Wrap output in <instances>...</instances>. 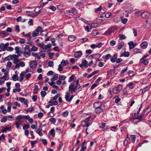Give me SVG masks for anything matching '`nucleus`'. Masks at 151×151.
Returning a JSON list of instances; mask_svg holds the SVG:
<instances>
[{"label": "nucleus", "mask_w": 151, "mask_h": 151, "mask_svg": "<svg viewBox=\"0 0 151 151\" xmlns=\"http://www.w3.org/2000/svg\"><path fill=\"white\" fill-rule=\"evenodd\" d=\"M22 52L25 57L28 58L29 57L31 53L29 46L26 45Z\"/></svg>", "instance_id": "obj_1"}, {"label": "nucleus", "mask_w": 151, "mask_h": 151, "mask_svg": "<svg viewBox=\"0 0 151 151\" xmlns=\"http://www.w3.org/2000/svg\"><path fill=\"white\" fill-rule=\"evenodd\" d=\"M80 88L76 85L74 86V84L73 83H71L69 87V91L71 92L72 93L73 92H76L78 89Z\"/></svg>", "instance_id": "obj_2"}, {"label": "nucleus", "mask_w": 151, "mask_h": 151, "mask_svg": "<svg viewBox=\"0 0 151 151\" xmlns=\"http://www.w3.org/2000/svg\"><path fill=\"white\" fill-rule=\"evenodd\" d=\"M42 28L40 26H38L36 29L33 32L32 35L33 37L38 36L39 35L40 32H42Z\"/></svg>", "instance_id": "obj_3"}, {"label": "nucleus", "mask_w": 151, "mask_h": 151, "mask_svg": "<svg viewBox=\"0 0 151 151\" xmlns=\"http://www.w3.org/2000/svg\"><path fill=\"white\" fill-rule=\"evenodd\" d=\"M29 71V69L28 68L24 71L22 72L20 74V77L19 78V81L21 82L24 78V77L25 76V75Z\"/></svg>", "instance_id": "obj_4"}, {"label": "nucleus", "mask_w": 151, "mask_h": 151, "mask_svg": "<svg viewBox=\"0 0 151 151\" xmlns=\"http://www.w3.org/2000/svg\"><path fill=\"white\" fill-rule=\"evenodd\" d=\"M122 89V86L119 85L117 87L114 88L113 90V92L114 93H117L120 92Z\"/></svg>", "instance_id": "obj_5"}, {"label": "nucleus", "mask_w": 151, "mask_h": 151, "mask_svg": "<svg viewBox=\"0 0 151 151\" xmlns=\"http://www.w3.org/2000/svg\"><path fill=\"white\" fill-rule=\"evenodd\" d=\"M115 29L114 27H112L109 28L104 33V35H110Z\"/></svg>", "instance_id": "obj_6"}, {"label": "nucleus", "mask_w": 151, "mask_h": 151, "mask_svg": "<svg viewBox=\"0 0 151 151\" xmlns=\"http://www.w3.org/2000/svg\"><path fill=\"white\" fill-rule=\"evenodd\" d=\"M15 50H16L15 53H17V55H15L14 56L18 57L22 53V51L19 50V47L17 46L15 47Z\"/></svg>", "instance_id": "obj_7"}, {"label": "nucleus", "mask_w": 151, "mask_h": 151, "mask_svg": "<svg viewBox=\"0 0 151 151\" xmlns=\"http://www.w3.org/2000/svg\"><path fill=\"white\" fill-rule=\"evenodd\" d=\"M101 56V54L99 53L91 55L90 56L91 59H98Z\"/></svg>", "instance_id": "obj_8"}, {"label": "nucleus", "mask_w": 151, "mask_h": 151, "mask_svg": "<svg viewBox=\"0 0 151 151\" xmlns=\"http://www.w3.org/2000/svg\"><path fill=\"white\" fill-rule=\"evenodd\" d=\"M79 66L82 68H83L84 66H85L86 68L88 67V62L86 60H84L82 62V63L79 65Z\"/></svg>", "instance_id": "obj_9"}, {"label": "nucleus", "mask_w": 151, "mask_h": 151, "mask_svg": "<svg viewBox=\"0 0 151 151\" xmlns=\"http://www.w3.org/2000/svg\"><path fill=\"white\" fill-rule=\"evenodd\" d=\"M142 17L143 18H147L150 16V13L148 12H144L141 14Z\"/></svg>", "instance_id": "obj_10"}, {"label": "nucleus", "mask_w": 151, "mask_h": 151, "mask_svg": "<svg viewBox=\"0 0 151 151\" xmlns=\"http://www.w3.org/2000/svg\"><path fill=\"white\" fill-rule=\"evenodd\" d=\"M76 9L74 8H71L69 10H67L66 11V13L68 15H70V13H74L76 12Z\"/></svg>", "instance_id": "obj_11"}, {"label": "nucleus", "mask_w": 151, "mask_h": 151, "mask_svg": "<svg viewBox=\"0 0 151 151\" xmlns=\"http://www.w3.org/2000/svg\"><path fill=\"white\" fill-rule=\"evenodd\" d=\"M82 55V53L81 51H76L74 53V55L75 58H79Z\"/></svg>", "instance_id": "obj_12"}, {"label": "nucleus", "mask_w": 151, "mask_h": 151, "mask_svg": "<svg viewBox=\"0 0 151 151\" xmlns=\"http://www.w3.org/2000/svg\"><path fill=\"white\" fill-rule=\"evenodd\" d=\"M128 45H129V48L130 50H131L134 48L135 46L133 41H130L128 42Z\"/></svg>", "instance_id": "obj_13"}, {"label": "nucleus", "mask_w": 151, "mask_h": 151, "mask_svg": "<svg viewBox=\"0 0 151 151\" xmlns=\"http://www.w3.org/2000/svg\"><path fill=\"white\" fill-rule=\"evenodd\" d=\"M23 121L22 120H16L15 125L16 126V127L17 129L19 127V125L22 124L23 123Z\"/></svg>", "instance_id": "obj_14"}, {"label": "nucleus", "mask_w": 151, "mask_h": 151, "mask_svg": "<svg viewBox=\"0 0 151 151\" xmlns=\"http://www.w3.org/2000/svg\"><path fill=\"white\" fill-rule=\"evenodd\" d=\"M26 14L31 17L36 16L35 15V13L34 11H26Z\"/></svg>", "instance_id": "obj_15"}, {"label": "nucleus", "mask_w": 151, "mask_h": 151, "mask_svg": "<svg viewBox=\"0 0 151 151\" xmlns=\"http://www.w3.org/2000/svg\"><path fill=\"white\" fill-rule=\"evenodd\" d=\"M104 109H105V107L95 108V111L96 113L98 114L102 112Z\"/></svg>", "instance_id": "obj_16"}, {"label": "nucleus", "mask_w": 151, "mask_h": 151, "mask_svg": "<svg viewBox=\"0 0 151 151\" xmlns=\"http://www.w3.org/2000/svg\"><path fill=\"white\" fill-rule=\"evenodd\" d=\"M103 104L102 102L99 101H96L93 104V107L95 108H96V107L99 106H101V105Z\"/></svg>", "instance_id": "obj_17"}, {"label": "nucleus", "mask_w": 151, "mask_h": 151, "mask_svg": "<svg viewBox=\"0 0 151 151\" xmlns=\"http://www.w3.org/2000/svg\"><path fill=\"white\" fill-rule=\"evenodd\" d=\"M40 53V52L38 53H37L32 52L31 54L33 56L35 57V58L37 59L38 60H39L40 58V57L39 54Z\"/></svg>", "instance_id": "obj_18"}, {"label": "nucleus", "mask_w": 151, "mask_h": 151, "mask_svg": "<svg viewBox=\"0 0 151 151\" xmlns=\"http://www.w3.org/2000/svg\"><path fill=\"white\" fill-rule=\"evenodd\" d=\"M147 45V42L146 41L142 42L141 44V46L142 48H146Z\"/></svg>", "instance_id": "obj_19"}, {"label": "nucleus", "mask_w": 151, "mask_h": 151, "mask_svg": "<svg viewBox=\"0 0 151 151\" xmlns=\"http://www.w3.org/2000/svg\"><path fill=\"white\" fill-rule=\"evenodd\" d=\"M117 55L116 54H114L113 56V58L111 59V61L112 63H114L116 61V60L117 59Z\"/></svg>", "instance_id": "obj_20"}, {"label": "nucleus", "mask_w": 151, "mask_h": 151, "mask_svg": "<svg viewBox=\"0 0 151 151\" xmlns=\"http://www.w3.org/2000/svg\"><path fill=\"white\" fill-rule=\"evenodd\" d=\"M31 33L30 32H29L27 34L24 35V36L27 37V38L28 41H31Z\"/></svg>", "instance_id": "obj_21"}, {"label": "nucleus", "mask_w": 151, "mask_h": 151, "mask_svg": "<svg viewBox=\"0 0 151 151\" xmlns=\"http://www.w3.org/2000/svg\"><path fill=\"white\" fill-rule=\"evenodd\" d=\"M48 103L50 104V105L51 106L53 105H57L58 104V102L57 101H52L51 100L48 102Z\"/></svg>", "instance_id": "obj_22"}, {"label": "nucleus", "mask_w": 151, "mask_h": 151, "mask_svg": "<svg viewBox=\"0 0 151 151\" xmlns=\"http://www.w3.org/2000/svg\"><path fill=\"white\" fill-rule=\"evenodd\" d=\"M124 42H123L119 43L118 45V49L119 50L121 49L124 46Z\"/></svg>", "instance_id": "obj_23"}, {"label": "nucleus", "mask_w": 151, "mask_h": 151, "mask_svg": "<svg viewBox=\"0 0 151 151\" xmlns=\"http://www.w3.org/2000/svg\"><path fill=\"white\" fill-rule=\"evenodd\" d=\"M12 129V128L11 127H5L2 130V132H6L7 131H10Z\"/></svg>", "instance_id": "obj_24"}, {"label": "nucleus", "mask_w": 151, "mask_h": 151, "mask_svg": "<svg viewBox=\"0 0 151 151\" xmlns=\"http://www.w3.org/2000/svg\"><path fill=\"white\" fill-rule=\"evenodd\" d=\"M150 60V59H145L144 60H142V61H140L141 63H142L143 64L145 65H147L149 63V60Z\"/></svg>", "instance_id": "obj_25"}, {"label": "nucleus", "mask_w": 151, "mask_h": 151, "mask_svg": "<svg viewBox=\"0 0 151 151\" xmlns=\"http://www.w3.org/2000/svg\"><path fill=\"white\" fill-rule=\"evenodd\" d=\"M76 38V37L73 35H71L68 37V39L69 41L72 42L74 41Z\"/></svg>", "instance_id": "obj_26"}, {"label": "nucleus", "mask_w": 151, "mask_h": 151, "mask_svg": "<svg viewBox=\"0 0 151 151\" xmlns=\"http://www.w3.org/2000/svg\"><path fill=\"white\" fill-rule=\"evenodd\" d=\"M6 47H5V44L3 43H1L0 44V49L3 51H5L6 50Z\"/></svg>", "instance_id": "obj_27"}, {"label": "nucleus", "mask_w": 151, "mask_h": 151, "mask_svg": "<svg viewBox=\"0 0 151 151\" xmlns=\"http://www.w3.org/2000/svg\"><path fill=\"white\" fill-rule=\"evenodd\" d=\"M132 51L135 53H141L142 52V50L141 49L137 48H135Z\"/></svg>", "instance_id": "obj_28"}, {"label": "nucleus", "mask_w": 151, "mask_h": 151, "mask_svg": "<svg viewBox=\"0 0 151 151\" xmlns=\"http://www.w3.org/2000/svg\"><path fill=\"white\" fill-rule=\"evenodd\" d=\"M127 86L129 87L130 89H133L134 88V83H130L127 84Z\"/></svg>", "instance_id": "obj_29"}, {"label": "nucleus", "mask_w": 151, "mask_h": 151, "mask_svg": "<svg viewBox=\"0 0 151 151\" xmlns=\"http://www.w3.org/2000/svg\"><path fill=\"white\" fill-rule=\"evenodd\" d=\"M111 55L110 54H108L105 56H103L102 58L104 59L107 60L109 58H111Z\"/></svg>", "instance_id": "obj_30"}, {"label": "nucleus", "mask_w": 151, "mask_h": 151, "mask_svg": "<svg viewBox=\"0 0 151 151\" xmlns=\"http://www.w3.org/2000/svg\"><path fill=\"white\" fill-rule=\"evenodd\" d=\"M38 50V48L37 47L35 46V45L33 46L30 49V51H36Z\"/></svg>", "instance_id": "obj_31"}, {"label": "nucleus", "mask_w": 151, "mask_h": 151, "mask_svg": "<svg viewBox=\"0 0 151 151\" xmlns=\"http://www.w3.org/2000/svg\"><path fill=\"white\" fill-rule=\"evenodd\" d=\"M50 134L53 137L55 136V131L54 129H52L49 132Z\"/></svg>", "instance_id": "obj_32"}, {"label": "nucleus", "mask_w": 151, "mask_h": 151, "mask_svg": "<svg viewBox=\"0 0 151 151\" xmlns=\"http://www.w3.org/2000/svg\"><path fill=\"white\" fill-rule=\"evenodd\" d=\"M58 75L55 74L53 77L51 79L52 81H54L58 79Z\"/></svg>", "instance_id": "obj_33"}, {"label": "nucleus", "mask_w": 151, "mask_h": 151, "mask_svg": "<svg viewBox=\"0 0 151 151\" xmlns=\"http://www.w3.org/2000/svg\"><path fill=\"white\" fill-rule=\"evenodd\" d=\"M98 72V71H96L93 72L91 74L89 75L87 77L88 78H90L92 76L95 75Z\"/></svg>", "instance_id": "obj_34"}, {"label": "nucleus", "mask_w": 151, "mask_h": 151, "mask_svg": "<svg viewBox=\"0 0 151 151\" xmlns=\"http://www.w3.org/2000/svg\"><path fill=\"white\" fill-rule=\"evenodd\" d=\"M24 117L21 115H19L16 118V120H22V119L24 118Z\"/></svg>", "instance_id": "obj_35"}, {"label": "nucleus", "mask_w": 151, "mask_h": 151, "mask_svg": "<svg viewBox=\"0 0 151 151\" xmlns=\"http://www.w3.org/2000/svg\"><path fill=\"white\" fill-rule=\"evenodd\" d=\"M128 69V67H126L125 68L123 69L121 72L120 75L121 76H123L124 75V73Z\"/></svg>", "instance_id": "obj_36"}, {"label": "nucleus", "mask_w": 151, "mask_h": 151, "mask_svg": "<svg viewBox=\"0 0 151 151\" xmlns=\"http://www.w3.org/2000/svg\"><path fill=\"white\" fill-rule=\"evenodd\" d=\"M66 77L64 75L60 76L59 79L60 80L64 81L66 78Z\"/></svg>", "instance_id": "obj_37"}, {"label": "nucleus", "mask_w": 151, "mask_h": 151, "mask_svg": "<svg viewBox=\"0 0 151 151\" xmlns=\"http://www.w3.org/2000/svg\"><path fill=\"white\" fill-rule=\"evenodd\" d=\"M40 8H36L35 10L34 11L36 13L35 14V15L37 16L40 13Z\"/></svg>", "instance_id": "obj_38"}, {"label": "nucleus", "mask_w": 151, "mask_h": 151, "mask_svg": "<svg viewBox=\"0 0 151 151\" xmlns=\"http://www.w3.org/2000/svg\"><path fill=\"white\" fill-rule=\"evenodd\" d=\"M18 77L17 75H14L12 77V79L14 81H16L18 80Z\"/></svg>", "instance_id": "obj_39"}, {"label": "nucleus", "mask_w": 151, "mask_h": 151, "mask_svg": "<svg viewBox=\"0 0 151 151\" xmlns=\"http://www.w3.org/2000/svg\"><path fill=\"white\" fill-rule=\"evenodd\" d=\"M31 76V74L30 73H28L27 75L26 74L25 76L24 77L26 78V80H28Z\"/></svg>", "instance_id": "obj_40"}, {"label": "nucleus", "mask_w": 151, "mask_h": 151, "mask_svg": "<svg viewBox=\"0 0 151 151\" xmlns=\"http://www.w3.org/2000/svg\"><path fill=\"white\" fill-rule=\"evenodd\" d=\"M7 120V117L6 116H4V117H2L1 120V122H2L4 123Z\"/></svg>", "instance_id": "obj_41"}, {"label": "nucleus", "mask_w": 151, "mask_h": 151, "mask_svg": "<svg viewBox=\"0 0 151 151\" xmlns=\"http://www.w3.org/2000/svg\"><path fill=\"white\" fill-rule=\"evenodd\" d=\"M75 76L74 75H72L69 78V79L68 81V82H71L73 80Z\"/></svg>", "instance_id": "obj_42"}, {"label": "nucleus", "mask_w": 151, "mask_h": 151, "mask_svg": "<svg viewBox=\"0 0 151 151\" xmlns=\"http://www.w3.org/2000/svg\"><path fill=\"white\" fill-rule=\"evenodd\" d=\"M36 65L35 64V63L34 62L33 63L31 62L30 64V67L31 68H35L36 67Z\"/></svg>", "instance_id": "obj_43"}, {"label": "nucleus", "mask_w": 151, "mask_h": 151, "mask_svg": "<svg viewBox=\"0 0 151 151\" xmlns=\"http://www.w3.org/2000/svg\"><path fill=\"white\" fill-rule=\"evenodd\" d=\"M48 2L47 0H42L41 3L42 4L43 6H44L47 4Z\"/></svg>", "instance_id": "obj_44"}, {"label": "nucleus", "mask_w": 151, "mask_h": 151, "mask_svg": "<svg viewBox=\"0 0 151 151\" xmlns=\"http://www.w3.org/2000/svg\"><path fill=\"white\" fill-rule=\"evenodd\" d=\"M68 114V112L66 111L63 112L62 114V116L64 117H67Z\"/></svg>", "instance_id": "obj_45"}, {"label": "nucleus", "mask_w": 151, "mask_h": 151, "mask_svg": "<svg viewBox=\"0 0 151 151\" xmlns=\"http://www.w3.org/2000/svg\"><path fill=\"white\" fill-rule=\"evenodd\" d=\"M12 64V63L11 62L9 61L7 62L6 65V68L8 69H9L11 68Z\"/></svg>", "instance_id": "obj_46"}, {"label": "nucleus", "mask_w": 151, "mask_h": 151, "mask_svg": "<svg viewBox=\"0 0 151 151\" xmlns=\"http://www.w3.org/2000/svg\"><path fill=\"white\" fill-rule=\"evenodd\" d=\"M131 141L133 143H134L135 142L136 139V136L134 135H131Z\"/></svg>", "instance_id": "obj_47"}, {"label": "nucleus", "mask_w": 151, "mask_h": 151, "mask_svg": "<svg viewBox=\"0 0 151 151\" xmlns=\"http://www.w3.org/2000/svg\"><path fill=\"white\" fill-rule=\"evenodd\" d=\"M21 91V89H18L17 88H14L13 90V92L14 93L17 92H20Z\"/></svg>", "instance_id": "obj_48"}, {"label": "nucleus", "mask_w": 151, "mask_h": 151, "mask_svg": "<svg viewBox=\"0 0 151 151\" xmlns=\"http://www.w3.org/2000/svg\"><path fill=\"white\" fill-rule=\"evenodd\" d=\"M28 42H27V43L29 44V45L28 46H29V48H30V47H32L35 45L32 42V41H28Z\"/></svg>", "instance_id": "obj_49"}, {"label": "nucleus", "mask_w": 151, "mask_h": 151, "mask_svg": "<svg viewBox=\"0 0 151 151\" xmlns=\"http://www.w3.org/2000/svg\"><path fill=\"white\" fill-rule=\"evenodd\" d=\"M6 50L8 51H12L14 50V48L11 47H6Z\"/></svg>", "instance_id": "obj_50"}, {"label": "nucleus", "mask_w": 151, "mask_h": 151, "mask_svg": "<svg viewBox=\"0 0 151 151\" xmlns=\"http://www.w3.org/2000/svg\"><path fill=\"white\" fill-rule=\"evenodd\" d=\"M19 101L22 103H24L26 101V99L25 98L22 97L19 98Z\"/></svg>", "instance_id": "obj_51"}, {"label": "nucleus", "mask_w": 151, "mask_h": 151, "mask_svg": "<svg viewBox=\"0 0 151 151\" xmlns=\"http://www.w3.org/2000/svg\"><path fill=\"white\" fill-rule=\"evenodd\" d=\"M29 125L25 124L23 127V130H27V129L29 128Z\"/></svg>", "instance_id": "obj_52"}, {"label": "nucleus", "mask_w": 151, "mask_h": 151, "mask_svg": "<svg viewBox=\"0 0 151 151\" xmlns=\"http://www.w3.org/2000/svg\"><path fill=\"white\" fill-rule=\"evenodd\" d=\"M33 19H29V20L28 22V24L29 25L32 26L33 24Z\"/></svg>", "instance_id": "obj_53"}, {"label": "nucleus", "mask_w": 151, "mask_h": 151, "mask_svg": "<svg viewBox=\"0 0 151 151\" xmlns=\"http://www.w3.org/2000/svg\"><path fill=\"white\" fill-rule=\"evenodd\" d=\"M119 38L120 40H123L126 39V37L124 35L122 34L119 35Z\"/></svg>", "instance_id": "obj_54"}, {"label": "nucleus", "mask_w": 151, "mask_h": 151, "mask_svg": "<svg viewBox=\"0 0 151 151\" xmlns=\"http://www.w3.org/2000/svg\"><path fill=\"white\" fill-rule=\"evenodd\" d=\"M20 60V59L18 58H15L14 60L13 63L15 64H17Z\"/></svg>", "instance_id": "obj_55"}, {"label": "nucleus", "mask_w": 151, "mask_h": 151, "mask_svg": "<svg viewBox=\"0 0 151 151\" xmlns=\"http://www.w3.org/2000/svg\"><path fill=\"white\" fill-rule=\"evenodd\" d=\"M44 46V48L45 49L49 48L51 47V45L50 43L47 44V45H45Z\"/></svg>", "instance_id": "obj_56"}, {"label": "nucleus", "mask_w": 151, "mask_h": 151, "mask_svg": "<svg viewBox=\"0 0 151 151\" xmlns=\"http://www.w3.org/2000/svg\"><path fill=\"white\" fill-rule=\"evenodd\" d=\"M128 19L127 18H123L121 19V22L123 24H125L127 22Z\"/></svg>", "instance_id": "obj_57"}, {"label": "nucleus", "mask_w": 151, "mask_h": 151, "mask_svg": "<svg viewBox=\"0 0 151 151\" xmlns=\"http://www.w3.org/2000/svg\"><path fill=\"white\" fill-rule=\"evenodd\" d=\"M40 94H41V96L42 97H45V95H46V92L45 91H42L41 92V93H40Z\"/></svg>", "instance_id": "obj_58"}, {"label": "nucleus", "mask_w": 151, "mask_h": 151, "mask_svg": "<svg viewBox=\"0 0 151 151\" xmlns=\"http://www.w3.org/2000/svg\"><path fill=\"white\" fill-rule=\"evenodd\" d=\"M50 9L52 11H54L56 10V8L52 5L50 6L49 7Z\"/></svg>", "instance_id": "obj_59"}, {"label": "nucleus", "mask_w": 151, "mask_h": 151, "mask_svg": "<svg viewBox=\"0 0 151 151\" xmlns=\"http://www.w3.org/2000/svg\"><path fill=\"white\" fill-rule=\"evenodd\" d=\"M50 122L54 123L56 122V119L54 118H51L49 119Z\"/></svg>", "instance_id": "obj_60"}, {"label": "nucleus", "mask_w": 151, "mask_h": 151, "mask_svg": "<svg viewBox=\"0 0 151 151\" xmlns=\"http://www.w3.org/2000/svg\"><path fill=\"white\" fill-rule=\"evenodd\" d=\"M36 132L40 136H42L43 135L42 132L40 131V129L37 130Z\"/></svg>", "instance_id": "obj_61"}, {"label": "nucleus", "mask_w": 151, "mask_h": 151, "mask_svg": "<svg viewBox=\"0 0 151 151\" xmlns=\"http://www.w3.org/2000/svg\"><path fill=\"white\" fill-rule=\"evenodd\" d=\"M58 70L59 71H62L63 70V68L61 64L59 65L58 68Z\"/></svg>", "instance_id": "obj_62"}, {"label": "nucleus", "mask_w": 151, "mask_h": 151, "mask_svg": "<svg viewBox=\"0 0 151 151\" xmlns=\"http://www.w3.org/2000/svg\"><path fill=\"white\" fill-rule=\"evenodd\" d=\"M91 27H90L88 26L86 27L85 29L88 32H89L91 31Z\"/></svg>", "instance_id": "obj_63"}, {"label": "nucleus", "mask_w": 151, "mask_h": 151, "mask_svg": "<svg viewBox=\"0 0 151 151\" xmlns=\"http://www.w3.org/2000/svg\"><path fill=\"white\" fill-rule=\"evenodd\" d=\"M111 13L110 12L107 13L105 15V17L106 18H109L111 17Z\"/></svg>", "instance_id": "obj_64"}]
</instances>
